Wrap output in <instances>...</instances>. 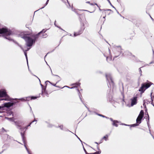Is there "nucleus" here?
Wrapping results in <instances>:
<instances>
[{"instance_id": "9", "label": "nucleus", "mask_w": 154, "mask_h": 154, "mask_svg": "<svg viewBox=\"0 0 154 154\" xmlns=\"http://www.w3.org/2000/svg\"><path fill=\"white\" fill-rule=\"evenodd\" d=\"M118 122L117 121H113V125L115 126L116 127L118 126V125L117 124V123Z\"/></svg>"}, {"instance_id": "2", "label": "nucleus", "mask_w": 154, "mask_h": 154, "mask_svg": "<svg viewBox=\"0 0 154 154\" xmlns=\"http://www.w3.org/2000/svg\"><path fill=\"white\" fill-rule=\"evenodd\" d=\"M5 97L6 98L5 99H1L0 100H11V99L7 96L6 92L5 90H1L0 91V97Z\"/></svg>"}, {"instance_id": "17", "label": "nucleus", "mask_w": 154, "mask_h": 154, "mask_svg": "<svg viewBox=\"0 0 154 154\" xmlns=\"http://www.w3.org/2000/svg\"><path fill=\"white\" fill-rule=\"evenodd\" d=\"M90 4L91 5H93V4Z\"/></svg>"}, {"instance_id": "15", "label": "nucleus", "mask_w": 154, "mask_h": 154, "mask_svg": "<svg viewBox=\"0 0 154 154\" xmlns=\"http://www.w3.org/2000/svg\"><path fill=\"white\" fill-rule=\"evenodd\" d=\"M87 3H89V4H90V2H87Z\"/></svg>"}, {"instance_id": "8", "label": "nucleus", "mask_w": 154, "mask_h": 154, "mask_svg": "<svg viewBox=\"0 0 154 154\" xmlns=\"http://www.w3.org/2000/svg\"><path fill=\"white\" fill-rule=\"evenodd\" d=\"M85 152L86 154H100L101 152H100L98 151V152H94L93 153H88V152H87L85 150Z\"/></svg>"}, {"instance_id": "1", "label": "nucleus", "mask_w": 154, "mask_h": 154, "mask_svg": "<svg viewBox=\"0 0 154 154\" xmlns=\"http://www.w3.org/2000/svg\"><path fill=\"white\" fill-rule=\"evenodd\" d=\"M24 38L27 43V45L28 46H31L35 40L32 38H30L29 36H26L23 37Z\"/></svg>"}, {"instance_id": "18", "label": "nucleus", "mask_w": 154, "mask_h": 154, "mask_svg": "<svg viewBox=\"0 0 154 154\" xmlns=\"http://www.w3.org/2000/svg\"><path fill=\"white\" fill-rule=\"evenodd\" d=\"M95 5H97V4H95Z\"/></svg>"}, {"instance_id": "19", "label": "nucleus", "mask_w": 154, "mask_h": 154, "mask_svg": "<svg viewBox=\"0 0 154 154\" xmlns=\"http://www.w3.org/2000/svg\"><path fill=\"white\" fill-rule=\"evenodd\" d=\"M74 35L76 36V35H75V34H74Z\"/></svg>"}, {"instance_id": "7", "label": "nucleus", "mask_w": 154, "mask_h": 154, "mask_svg": "<svg viewBox=\"0 0 154 154\" xmlns=\"http://www.w3.org/2000/svg\"><path fill=\"white\" fill-rule=\"evenodd\" d=\"M13 104L14 103H13L9 102L5 103L3 105L5 107H9L12 106Z\"/></svg>"}, {"instance_id": "16", "label": "nucleus", "mask_w": 154, "mask_h": 154, "mask_svg": "<svg viewBox=\"0 0 154 154\" xmlns=\"http://www.w3.org/2000/svg\"><path fill=\"white\" fill-rule=\"evenodd\" d=\"M2 108V107L0 106V109Z\"/></svg>"}, {"instance_id": "4", "label": "nucleus", "mask_w": 154, "mask_h": 154, "mask_svg": "<svg viewBox=\"0 0 154 154\" xmlns=\"http://www.w3.org/2000/svg\"><path fill=\"white\" fill-rule=\"evenodd\" d=\"M150 85L151 84L149 83L143 84L141 88V90L140 91H142L143 92L146 89L149 87Z\"/></svg>"}, {"instance_id": "3", "label": "nucleus", "mask_w": 154, "mask_h": 154, "mask_svg": "<svg viewBox=\"0 0 154 154\" xmlns=\"http://www.w3.org/2000/svg\"><path fill=\"white\" fill-rule=\"evenodd\" d=\"M144 115V112L143 110H141L137 119V123L140 124L141 123V120L143 118Z\"/></svg>"}, {"instance_id": "12", "label": "nucleus", "mask_w": 154, "mask_h": 154, "mask_svg": "<svg viewBox=\"0 0 154 154\" xmlns=\"http://www.w3.org/2000/svg\"><path fill=\"white\" fill-rule=\"evenodd\" d=\"M24 54H25V56H26V59L27 60V55H26V52H24Z\"/></svg>"}, {"instance_id": "14", "label": "nucleus", "mask_w": 154, "mask_h": 154, "mask_svg": "<svg viewBox=\"0 0 154 154\" xmlns=\"http://www.w3.org/2000/svg\"><path fill=\"white\" fill-rule=\"evenodd\" d=\"M110 120L111 121H112V122H113V120L112 119V118H110Z\"/></svg>"}, {"instance_id": "5", "label": "nucleus", "mask_w": 154, "mask_h": 154, "mask_svg": "<svg viewBox=\"0 0 154 154\" xmlns=\"http://www.w3.org/2000/svg\"><path fill=\"white\" fill-rule=\"evenodd\" d=\"M5 33L6 35H10L11 34V32L10 31H8L6 29L2 28L0 29V34Z\"/></svg>"}, {"instance_id": "6", "label": "nucleus", "mask_w": 154, "mask_h": 154, "mask_svg": "<svg viewBox=\"0 0 154 154\" xmlns=\"http://www.w3.org/2000/svg\"><path fill=\"white\" fill-rule=\"evenodd\" d=\"M137 99V97H134L131 99V106H132L136 104Z\"/></svg>"}, {"instance_id": "13", "label": "nucleus", "mask_w": 154, "mask_h": 154, "mask_svg": "<svg viewBox=\"0 0 154 154\" xmlns=\"http://www.w3.org/2000/svg\"><path fill=\"white\" fill-rule=\"evenodd\" d=\"M48 0L47 1V2L45 4V5L44 6V7L46 5H47V4H48Z\"/></svg>"}, {"instance_id": "10", "label": "nucleus", "mask_w": 154, "mask_h": 154, "mask_svg": "<svg viewBox=\"0 0 154 154\" xmlns=\"http://www.w3.org/2000/svg\"><path fill=\"white\" fill-rule=\"evenodd\" d=\"M108 138V136L107 135H106L105 136H104L103 137V138L105 140H106V139Z\"/></svg>"}, {"instance_id": "11", "label": "nucleus", "mask_w": 154, "mask_h": 154, "mask_svg": "<svg viewBox=\"0 0 154 154\" xmlns=\"http://www.w3.org/2000/svg\"><path fill=\"white\" fill-rule=\"evenodd\" d=\"M37 98V97H31V100H32V99H36Z\"/></svg>"}]
</instances>
